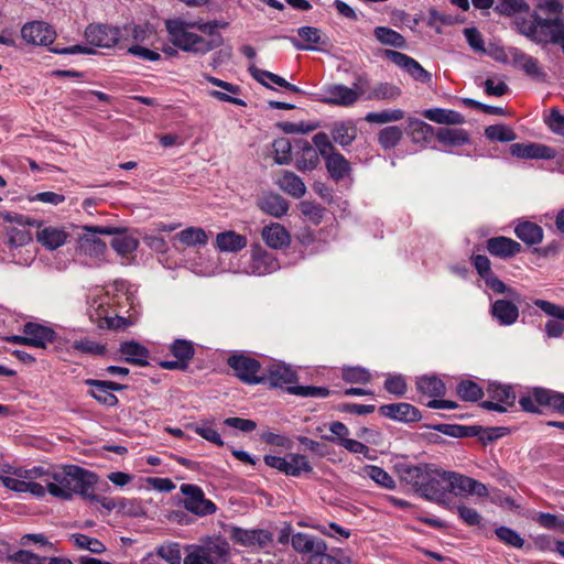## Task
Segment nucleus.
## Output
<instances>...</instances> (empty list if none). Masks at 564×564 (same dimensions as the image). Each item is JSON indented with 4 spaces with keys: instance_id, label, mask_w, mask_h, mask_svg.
<instances>
[{
    "instance_id": "b1692460",
    "label": "nucleus",
    "mask_w": 564,
    "mask_h": 564,
    "mask_svg": "<svg viewBox=\"0 0 564 564\" xmlns=\"http://www.w3.org/2000/svg\"><path fill=\"white\" fill-rule=\"evenodd\" d=\"M292 547L299 554L315 556L321 552L327 551V544L324 540L303 532L292 535Z\"/></svg>"
},
{
    "instance_id": "473e14b6",
    "label": "nucleus",
    "mask_w": 564,
    "mask_h": 564,
    "mask_svg": "<svg viewBox=\"0 0 564 564\" xmlns=\"http://www.w3.org/2000/svg\"><path fill=\"white\" fill-rule=\"evenodd\" d=\"M514 234L528 246L541 243L544 237L543 228L529 220H519L514 227Z\"/></svg>"
},
{
    "instance_id": "7c9ffc66",
    "label": "nucleus",
    "mask_w": 564,
    "mask_h": 564,
    "mask_svg": "<svg viewBox=\"0 0 564 564\" xmlns=\"http://www.w3.org/2000/svg\"><path fill=\"white\" fill-rule=\"evenodd\" d=\"M492 317L502 326H510L519 318L518 306L508 300H497L491 304Z\"/></svg>"
},
{
    "instance_id": "a211bd4d",
    "label": "nucleus",
    "mask_w": 564,
    "mask_h": 564,
    "mask_svg": "<svg viewBox=\"0 0 564 564\" xmlns=\"http://www.w3.org/2000/svg\"><path fill=\"white\" fill-rule=\"evenodd\" d=\"M279 268V261L271 252L263 249L260 243H254L251 246L250 270L253 274H270L276 271Z\"/></svg>"
},
{
    "instance_id": "8fccbe9b",
    "label": "nucleus",
    "mask_w": 564,
    "mask_h": 564,
    "mask_svg": "<svg viewBox=\"0 0 564 564\" xmlns=\"http://www.w3.org/2000/svg\"><path fill=\"white\" fill-rule=\"evenodd\" d=\"M485 135L491 141L510 142L516 140L517 134L506 124H492L485 129Z\"/></svg>"
},
{
    "instance_id": "e2e57ef3",
    "label": "nucleus",
    "mask_w": 564,
    "mask_h": 564,
    "mask_svg": "<svg viewBox=\"0 0 564 564\" xmlns=\"http://www.w3.org/2000/svg\"><path fill=\"white\" fill-rule=\"evenodd\" d=\"M138 240L128 235H120L111 240V247L121 256L132 253L138 248Z\"/></svg>"
},
{
    "instance_id": "9b49d317",
    "label": "nucleus",
    "mask_w": 564,
    "mask_h": 564,
    "mask_svg": "<svg viewBox=\"0 0 564 564\" xmlns=\"http://www.w3.org/2000/svg\"><path fill=\"white\" fill-rule=\"evenodd\" d=\"M383 55L395 66L406 72L413 80L422 84H431L432 74L423 68L413 57L393 50H386Z\"/></svg>"
},
{
    "instance_id": "3c124183",
    "label": "nucleus",
    "mask_w": 564,
    "mask_h": 564,
    "mask_svg": "<svg viewBox=\"0 0 564 564\" xmlns=\"http://www.w3.org/2000/svg\"><path fill=\"white\" fill-rule=\"evenodd\" d=\"M288 469L289 476L297 477L302 473H311L313 467L305 455L289 454Z\"/></svg>"
},
{
    "instance_id": "aec40b11",
    "label": "nucleus",
    "mask_w": 564,
    "mask_h": 564,
    "mask_svg": "<svg viewBox=\"0 0 564 564\" xmlns=\"http://www.w3.org/2000/svg\"><path fill=\"white\" fill-rule=\"evenodd\" d=\"M378 411L382 416L402 423H414L422 419L419 409L405 402L383 404Z\"/></svg>"
},
{
    "instance_id": "c85d7f7f",
    "label": "nucleus",
    "mask_w": 564,
    "mask_h": 564,
    "mask_svg": "<svg viewBox=\"0 0 564 564\" xmlns=\"http://www.w3.org/2000/svg\"><path fill=\"white\" fill-rule=\"evenodd\" d=\"M299 36L306 42V44L302 43L300 40L295 37H291L290 41L296 50L300 51H314L316 50L315 45H326L327 39L323 36L319 29L314 26H301L297 29Z\"/></svg>"
},
{
    "instance_id": "6e6d98bb",
    "label": "nucleus",
    "mask_w": 564,
    "mask_h": 564,
    "mask_svg": "<svg viewBox=\"0 0 564 564\" xmlns=\"http://www.w3.org/2000/svg\"><path fill=\"white\" fill-rule=\"evenodd\" d=\"M497 538L506 545L521 549L524 545V539L509 527L501 525L495 530Z\"/></svg>"
},
{
    "instance_id": "9d476101",
    "label": "nucleus",
    "mask_w": 564,
    "mask_h": 564,
    "mask_svg": "<svg viewBox=\"0 0 564 564\" xmlns=\"http://www.w3.org/2000/svg\"><path fill=\"white\" fill-rule=\"evenodd\" d=\"M448 484V492L455 496L487 497L488 489L485 484L454 471L443 474Z\"/></svg>"
},
{
    "instance_id": "37998d69",
    "label": "nucleus",
    "mask_w": 564,
    "mask_h": 564,
    "mask_svg": "<svg viewBox=\"0 0 564 564\" xmlns=\"http://www.w3.org/2000/svg\"><path fill=\"white\" fill-rule=\"evenodd\" d=\"M248 70L254 79H260L259 78L260 76H265V78L269 79L270 82H272L273 84H275L280 87H283L294 94H304V91L296 85L289 83L283 77H281L274 73L258 68L256 65H250Z\"/></svg>"
},
{
    "instance_id": "4be33fe9",
    "label": "nucleus",
    "mask_w": 564,
    "mask_h": 564,
    "mask_svg": "<svg viewBox=\"0 0 564 564\" xmlns=\"http://www.w3.org/2000/svg\"><path fill=\"white\" fill-rule=\"evenodd\" d=\"M297 152L295 154V167L301 172L315 170L319 164V151L306 140L295 142Z\"/></svg>"
},
{
    "instance_id": "393cba45",
    "label": "nucleus",
    "mask_w": 564,
    "mask_h": 564,
    "mask_svg": "<svg viewBox=\"0 0 564 564\" xmlns=\"http://www.w3.org/2000/svg\"><path fill=\"white\" fill-rule=\"evenodd\" d=\"M118 351L121 354V360H123L124 362L139 367H144L149 365V349L135 340L122 341L119 345Z\"/></svg>"
},
{
    "instance_id": "dca6fc26",
    "label": "nucleus",
    "mask_w": 564,
    "mask_h": 564,
    "mask_svg": "<svg viewBox=\"0 0 564 564\" xmlns=\"http://www.w3.org/2000/svg\"><path fill=\"white\" fill-rule=\"evenodd\" d=\"M230 540L242 546L259 545L264 547L272 542V534L262 529L246 530L238 527H230L228 529Z\"/></svg>"
},
{
    "instance_id": "1a4fd4ad",
    "label": "nucleus",
    "mask_w": 564,
    "mask_h": 564,
    "mask_svg": "<svg viewBox=\"0 0 564 564\" xmlns=\"http://www.w3.org/2000/svg\"><path fill=\"white\" fill-rule=\"evenodd\" d=\"M184 496V507L189 512L204 517L213 514L216 511V506L212 500L205 498L204 491L197 485L183 484L180 487Z\"/></svg>"
},
{
    "instance_id": "e433bc0d",
    "label": "nucleus",
    "mask_w": 564,
    "mask_h": 564,
    "mask_svg": "<svg viewBox=\"0 0 564 564\" xmlns=\"http://www.w3.org/2000/svg\"><path fill=\"white\" fill-rule=\"evenodd\" d=\"M335 143L343 148L349 147L357 138V128L352 121H337L330 129Z\"/></svg>"
},
{
    "instance_id": "603ef678",
    "label": "nucleus",
    "mask_w": 564,
    "mask_h": 564,
    "mask_svg": "<svg viewBox=\"0 0 564 564\" xmlns=\"http://www.w3.org/2000/svg\"><path fill=\"white\" fill-rule=\"evenodd\" d=\"M408 126L411 130L413 142L425 141L433 133L432 126L416 118H409Z\"/></svg>"
},
{
    "instance_id": "cd10ccee",
    "label": "nucleus",
    "mask_w": 564,
    "mask_h": 564,
    "mask_svg": "<svg viewBox=\"0 0 564 564\" xmlns=\"http://www.w3.org/2000/svg\"><path fill=\"white\" fill-rule=\"evenodd\" d=\"M261 237L269 248L275 250L286 248L291 243L289 231L278 223L264 226L261 231Z\"/></svg>"
},
{
    "instance_id": "39448f33",
    "label": "nucleus",
    "mask_w": 564,
    "mask_h": 564,
    "mask_svg": "<svg viewBox=\"0 0 564 564\" xmlns=\"http://www.w3.org/2000/svg\"><path fill=\"white\" fill-rule=\"evenodd\" d=\"M519 404L524 412L541 413L540 406H550L564 414V393L546 388H533L529 394L519 399Z\"/></svg>"
},
{
    "instance_id": "13d9d810",
    "label": "nucleus",
    "mask_w": 564,
    "mask_h": 564,
    "mask_svg": "<svg viewBox=\"0 0 564 564\" xmlns=\"http://www.w3.org/2000/svg\"><path fill=\"white\" fill-rule=\"evenodd\" d=\"M286 391L291 394L303 398H326L330 394V391L327 388L314 386H293L288 387Z\"/></svg>"
},
{
    "instance_id": "f704fd0d",
    "label": "nucleus",
    "mask_w": 564,
    "mask_h": 564,
    "mask_svg": "<svg viewBox=\"0 0 564 564\" xmlns=\"http://www.w3.org/2000/svg\"><path fill=\"white\" fill-rule=\"evenodd\" d=\"M276 184L284 193L294 198H301L306 193L303 180L292 171H283Z\"/></svg>"
},
{
    "instance_id": "a19ab883",
    "label": "nucleus",
    "mask_w": 564,
    "mask_h": 564,
    "mask_svg": "<svg viewBox=\"0 0 564 564\" xmlns=\"http://www.w3.org/2000/svg\"><path fill=\"white\" fill-rule=\"evenodd\" d=\"M416 389L429 397H441L445 393L444 382L435 376H423L417 378Z\"/></svg>"
},
{
    "instance_id": "412c9836",
    "label": "nucleus",
    "mask_w": 564,
    "mask_h": 564,
    "mask_svg": "<svg viewBox=\"0 0 564 564\" xmlns=\"http://www.w3.org/2000/svg\"><path fill=\"white\" fill-rule=\"evenodd\" d=\"M265 383L268 382L272 388H288L290 384L297 381V373L290 366L276 362L272 364L267 372L263 373Z\"/></svg>"
},
{
    "instance_id": "de8ad7c7",
    "label": "nucleus",
    "mask_w": 564,
    "mask_h": 564,
    "mask_svg": "<svg viewBox=\"0 0 564 564\" xmlns=\"http://www.w3.org/2000/svg\"><path fill=\"white\" fill-rule=\"evenodd\" d=\"M402 135L403 132L399 127H386L379 131L378 142L382 149L390 150L395 148L400 143Z\"/></svg>"
},
{
    "instance_id": "4468645a",
    "label": "nucleus",
    "mask_w": 564,
    "mask_h": 564,
    "mask_svg": "<svg viewBox=\"0 0 564 564\" xmlns=\"http://www.w3.org/2000/svg\"><path fill=\"white\" fill-rule=\"evenodd\" d=\"M444 473L446 471L435 469L432 466L417 495L426 500L441 502L448 492V484L443 475Z\"/></svg>"
},
{
    "instance_id": "864d4df0",
    "label": "nucleus",
    "mask_w": 564,
    "mask_h": 564,
    "mask_svg": "<svg viewBox=\"0 0 564 564\" xmlns=\"http://www.w3.org/2000/svg\"><path fill=\"white\" fill-rule=\"evenodd\" d=\"M341 378L349 383L366 384L371 380V373L362 367H345L341 371Z\"/></svg>"
},
{
    "instance_id": "6e6552de",
    "label": "nucleus",
    "mask_w": 564,
    "mask_h": 564,
    "mask_svg": "<svg viewBox=\"0 0 564 564\" xmlns=\"http://www.w3.org/2000/svg\"><path fill=\"white\" fill-rule=\"evenodd\" d=\"M169 350L175 360H162L159 362V366L166 370H187L195 356L194 343L177 338L171 343Z\"/></svg>"
},
{
    "instance_id": "bb28decb",
    "label": "nucleus",
    "mask_w": 564,
    "mask_h": 564,
    "mask_svg": "<svg viewBox=\"0 0 564 564\" xmlns=\"http://www.w3.org/2000/svg\"><path fill=\"white\" fill-rule=\"evenodd\" d=\"M511 64L522 69L528 76L535 79H544L545 73L539 66L538 59L528 55L519 48L510 50Z\"/></svg>"
},
{
    "instance_id": "5701e85b",
    "label": "nucleus",
    "mask_w": 564,
    "mask_h": 564,
    "mask_svg": "<svg viewBox=\"0 0 564 564\" xmlns=\"http://www.w3.org/2000/svg\"><path fill=\"white\" fill-rule=\"evenodd\" d=\"M23 334L26 335L28 346L46 348V346L56 339V333L53 328L29 322L23 326Z\"/></svg>"
},
{
    "instance_id": "f03ea898",
    "label": "nucleus",
    "mask_w": 564,
    "mask_h": 564,
    "mask_svg": "<svg viewBox=\"0 0 564 564\" xmlns=\"http://www.w3.org/2000/svg\"><path fill=\"white\" fill-rule=\"evenodd\" d=\"M165 29L169 34L170 42L184 52H193L205 54L224 42L223 36H216L214 40H206L200 35L191 32L193 29L191 21L182 19L165 20Z\"/></svg>"
},
{
    "instance_id": "c756f323",
    "label": "nucleus",
    "mask_w": 564,
    "mask_h": 564,
    "mask_svg": "<svg viewBox=\"0 0 564 564\" xmlns=\"http://www.w3.org/2000/svg\"><path fill=\"white\" fill-rule=\"evenodd\" d=\"M258 208L275 218L283 217L289 210V203L280 194L267 193L257 202Z\"/></svg>"
},
{
    "instance_id": "c03bdc74",
    "label": "nucleus",
    "mask_w": 564,
    "mask_h": 564,
    "mask_svg": "<svg viewBox=\"0 0 564 564\" xmlns=\"http://www.w3.org/2000/svg\"><path fill=\"white\" fill-rule=\"evenodd\" d=\"M178 240L186 247L205 246L208 237L203 228L187 227L177 234Z\"/></svg>"
},
{
    "instance_id": "7ed1b4c3",
    "label": "nucleus",
    "mask_w": 564,
    "mask_h": 564,
    "mask_svg": "<svg viewBox=\"0 0 564 564\" xmlns=\"http://www.w3.org/2000/svg\"><path fill=\"white\" fill-rule=\"evenodd\" d=\"M184 564H224L229 560V543L220 538H208L202 544L186 546Z\"/></svg>"
},
{
    "instance_id": "2eb2a0df",
    "label": "nucleus",
    "mask_w": 564,
    "mask_h": 564,
    "mask_svg": "<svg viewBox=\"0 0 564 564\" xmlns=\"http://www.w3.org/2000/svg\"><path fill=\"white\" fill-rule=\"evenodd\" d=\"M490 400L484 401L481 408L496 412H506L516 402V392L510 386L490 383L487 388Z\"/></svg>"
},
{
    "instance_id": "79ce46f5",
    "label": "nucleus",
    "mask_w": 564,
    "mask_h": 564,
    "mask_svg": "<svg viewBox=\"0 0 564 564\" xmlns=\"http://www.w3.org/2000/svg\"><path fill=\"white\" fill-rule=\"evenodd\" d=\"M373 34L376 39L383 45H389L397 48H404L406 46L404 36L390 28L377 26L373 30Z\"/></svg>"
},
{
    "instance_id": "72a5a7b5",
    "label": "nucleus",
    "mask_w": 564,
    "mask_h": 564,
    "mask_svg": "<svg viewBox=\"0 0 564 564\" xmlns=\"http://www.w3.org/2000/svg\"><path fill=\"white\" fill-rule=\"evenodd\" d=\"M85 384L91 389L88 395L94 398L98 403L106 406H116L119 402L117 395L110 392L106 384V380L86 379Z\"/></svg>"
},
{
    "instance_id": "680f3d73",
    "label": "nucleus",
    "mask_w": 564,
    "mask_h": 564,
    "mask_svg": "<svg viewBox=\"0 0 564 564\" xmlns=\"http://www.w3.org/2000/svg\"><path fill=\"white\" fill-rule=\"evenodd\" d=\"M540 15L534 13L531 20L521 19L516 21L518 31L536 43V36L539 33Z\"/></svg>"
},
{
    "instance_id": "f3484780",
    "label": "nucleus",
    "mask_w": 564,
    "mask_h": 564,
    "mask_svg": "<svg viewBox=\"0 0 564 564\" xmlns=\"http://www.w3.org/2000/svg\"><path fill=\"white\" fill-rule=\"evenodd\" d=\"M538 44H558L564 46V19L540 18L539 33L536 36Z\"/></svg>"
},
{
    "instance_id": "4c0bfd02",
    "label": "nucleus",
    "mask_w": 564,
    "mask_h": 564,
    "mask_svg": "<svg viewBox=\"0 0 564 564\" xmlns=\"http://www.w3.org/2000/svg\"><path fill=\"white\" fill-rule=\"evenodd\" d=\"M216 246L224 252H238L247 247V238L234 230H227L216 236Z\"/></svg>"
},
{
    "instance_id": "58836bf2",
    "label": "nucleus",
    "mask_w": 564,
    "mask_h": 564,
    "mask_svg": "<svg viewBox=\"0 0 564 564\" xmlns=\"http://www.w3.org/2000/svg\"><path fill=\"white\" fill-rule=\"evenodd\" d=\"M423 117L438 124H463L465 117L452 109L431 108L423 111Z\"/></svg>"
},
{
    "instance_id": "69168bd1",
    "label": "nucleus",
    "mask_w": 564,
    "mask_h": 564,
    "mask_svg": "<svg viewBox=\"0 0 564 564\" xmlns=\"http://www.w3.org/2000/svg\"><path fill=\"white\" fill-rule=\"evenodd\" d=\"M156 554L170 564H182L181 546L178 543H169L156 549Z\"/></svg>"
},
{
    "instance_id": "774afa93",
    "label": "nucleus",
    "mask_w": 564,
    "mask_h": 564,
    "mask_svg": "<svg viewBox=\"0 0 564 564\" xmlns=\"http://www.w3.org/2000/svg\"><path fill=\"white\" fill-rule=\"evenodd\" d=\"M300 209L304 216H306L313 224L318 225L323 217L325 208L319 204L304 200L300 204Z\"/></svg>"
},
{
    "instance_id": "5fc2aeb1",
    "label": "nucleus",
    "mask_w": 564,
    "mask_h": 564,
    "mask_svg": "<svg viewBox=\"0 0 564 564\" xmlns=\"http://www.w3.org/2000/svg\"><path fill=\"white\" fill-rule=\"evenodd\" d=\"M366 474L368 477H370L376 484L379 486L386 488V489H394L395 488V481L393 478L389 475L388 471H386L383 468L379 466H367L365 468Z\"/></svg>"
},
{
    "instance_id": "c9c22d12",
    "label": "nucleus",
    "mask_w": 564,
    "mask_h": 564,
    "mask_svg": "<svg viewBox=\"0 0 564 564\" xmlns=\"http://www.w3.org/2000/svg\"><path fill=\"white\" fill-rule=\"evenodd\" d=\"M68 234L59 227L48 226L36 232L37 241L48 250H55L62 247L67 239Z\"/></svg>"
},
{
    "instance_id": "0eeeda50",
    "label": "nucleus",
    "mask_w": 564,
    "mask_h": 564,
    "mask_svg": "<svg viewBox=\"0 0 564 564\" xmlns=\"http://www.w3.org/2000/svg\"><path fill=\"white\" fill-rule=\"evenodd\" d=\"M227 364L242 382L247 384L265 383V378L261 373V364L253 357L234 354L228 358Z\"/></svg>"
},
{
    "instance_id": "423d86ee",
    "label": "nucleus",
    "mask_w": 564,
    "mask_h": 564,
    "mask_svg": "<svg viewBox=\"0 0 564 564\" xmlns=\"http://www.w3.org/2000/svg\"><path fill=\"white\" fill-rule=\"evenodd\" d=\"M362 79L359 78L352 84V87H348L344 84H333L325 88V95L317 100L328 106L337 107H351L354 106L365 94V88L361 85Z\"/></svg>"
},
{
    "instance_id": "a878e982",
    "label": "nucleus",
    "mask_w": 564,
    "mask_h": 564,
    "mask_svg": "<svg viewBox=\"0 0 564 564\" xmlns=\"http://www.w3.org/2000/svg\"><path fill=\"white\" fill-rule=\"evenodd\" d=\"M486 248L491 256L500 259L512 258L522 250L518 241L505 236L489 238Z\"/></svg>"
},
{
    "instance_id": "20e7f679",
    "label": "nucleus",
    "mask_w": 564,
    "mask_h": 564,
    "mask_svg": "<svg viewBox=\"0 0 564 564\" xmlns=\"http://www.w3.org/2000/svg\"><path fill=\"white\" fill-rule=\"evenodd\" d=\"M313 143L318 149L321 156L325 161V166L329 176L339 182L351 172L350 162L339 153L325 132H318L313 137Z\"/></svg>"
},
{
    "instance_id": "6ab92c4d",
    "label": "nucleus",
    "mask_w": 564,
    "mask_h": 564,
    "mask_svg": "<svg viewBox=\"0 0 564 564\" xmlns=\"http://www.w3.org/2000/svg\"><path fill=\"white\" fill-rule=\"evenodd\" d=\"M21 36L30 44L50 45L55 39V31L43 21H33L22 26Z\"/></svg>"
},
{
    "instance_id": "49530a36",
    "label": "nucleus",
    "mask_w": 564,
    "mask_h": 564,
    "mask_svg": "<svg viewBox=\"0 0 564 564\" xmlns=\"http://www.w3.org/2000/svg\"><path fill=\"white\" fill-rule=\"evenodd\" d=\"M69 540L73 541L77 549L88 550L95 554H101L106 551V545L101 541L83 533L70 534Z\"/></svg>"
},
{
    "instance_id": "ddd939ff",
    "label": "nucleus",
    "mask_w": 564,
    "mask_h": 564,
    "mask_svg": "<svg viewBox=\"0 0 564 564\" xmlns=\"http://www.w3.org/2000/svg\"><path fill=\"white\" fill-rule=\"evenodd\" d=\"M431 467L432 465L429 464L413 465L408 462L394 464V470L400 480L410 486L416 494H419L425 478L429 476Z\"/></svg>"
},
{
    "instance_id": "338daca9",
    "label": "nucleus",
    "mask_w": 564,
    "mask_h": 564,
    "mask_svg": "<svg viewBox=\"0 0 564 564\" xmlns=\"http://www.w3.org/2000/svg\"><path fill=\"white\" fill-rule=\"evenodd\" d=\"M8 560L12 564H44L46 557H41L28 550H19L10 554Z\"/></svg>"
},
{
    "instance_id": "bf43d9fd",
    "label": "nucleus",
    "mask_w": 564,
    "mask_h": 564,
    "mask_svg": "<svg viewBox=\"0 0 564 564\" xmlns=\"http://www.w3.org/2000/svg\"><path fill=\"white\" fill-rule=\"evenodd\" d=\"M272 147L275 153L274 161L276 164L283 165L291 162L292 144L288 138L274 140Z\"/></svg>"
},
{
    "instance_id": "4d7b16f0",
    "label": "nucleus",
    "mask_w": 564,
    "mask_h": 564,
    "mask_svg": "<svg viewBox=\"0 0 564 564\" xmlns=\"http://www.w3.org/2000/svg\"><path fill=\"white\" fill-rule=\"evenodd\" d=\"M457 394L464 400V401H478L482 395V389L474 381L471 380H463L457 386Z\"/></svg>"
},
{
    "instance_id": "09e8293b",
    "label": "nucleus",
    "mask_w": 564,
    "mask_h": 564,
    "mask_svg": "<svg viewBox=\"0 0 564 564\" xmlns=\"http://www.w3.org/2000/svg\"><path fill=\"white\" fill-rule=\"evenodd\" d=\"M404 118L402 109L382 110L380 112H368L365 120L369 123L384 124L399 121Z\"/></svg>"
},
{
    "instance_id": "0e129e2a",
    "label": "nucleus",
    "mask_w": 564,
    "mask_h": 564,
    "mask_svg": "<svg viewBox=\"0 0 564 564\" xmlns=\"http://www.w3.org/2000/svg\"><path fill=\"white\" fill-rule=\"evenodd\" d=\"M121 31L123 32L122 41L132 39L135 42H144L151 33L149 24H127L121 29Z\"/></svg>"
},
{
    "instance_id": "f8f14e48",
    "label": "nucleus",
    "mask_w": 564,
    "mask_h": 564,
    "mask_svg": "<svg viewBox=\"0 0 564 564\" xmlns=\"http://www.w3.org/2000/svg\"><path fill=\"white\" fill-rule=\"evenodd\" d=\"M87 43L97 47L110 48L122 41L123 32L120 28L105 24H90L85 31Z\"/></svg>"
},
{
    "instance_id": "2f4dec72",
    "label": "nucleus",
    "mask_w": 564,
    "mask_h": 564,
    "mask_svg": "<svg viewBox=\"0 0 564 564\" xmlns=\"http://www.w3.org/2000/svg\"><path fill=\"white\" fill-rule=\"evenodd\" d=\"M512 155L522 159H552L554 158V150L550 147L536 143H513L510 147Z\"/></svg>"
},
{
    "instance_id": "f257e3e1",
    "label": "nucleus",
    "mask_w": 564,
    "mask_h": 564,
    "mask_svg": "<svg viewBox=\"0 0 564 564\" xmlns=\"http://www.w3.org/2000/svg\"><path fill=\"white\" fill-rule=\"evenodd\" d=\"M53 481L46 480L47 491L55 498L69 500L74 495L95 500L93 494L97 475L79 466L69 465L52 475Z\"/></svg>"
},
{
    "instance_id": "ea45409f",
    "label": "nucleus",
    "mask_w": 564,
    "mask_h": 564,
    "mask_svg": "<svg viewBox=\"0 0 564 564\" xmlns=\"http://www.w3.org/2000/svg\"><path fill=\"white\" fill-rule=\"evenodd\" d=\"M436 139L444 145L459 147L469 143V134L464 129L441 128L436 132Z\"/></svg>"
},
{
    "instance_id": "a18cd8bd",
    "label": "nucleus",
    "mask_w": 564,
    "mask_h": 564,
    "mask_svg": "<svg viewBox=\"0 0 564 564\" xmlns=\"http://www.w3.org/2000/svg\"><path fill=\"white\" fill-rule=\"evenodd\" d=\"M402 94V90L397 85L391 83H380L372 88L367 96L369 100H395Z\"/></svg>"
},
{
    "instance_id": "052dcab7",
    "label": "nucleus",
    "mask_w": 564,
    "mask_h": 564,
    "mask_svg": "<svg viewBox=\"0 0 564 564\" xmlns=\"http://www.w3.org/2000/svg\"><path fill=\"white\" fill-rule=\"evenodd\" d=\"M529 4L524 0H498L495 10L505 15H512L516 13L528 12Z\"/></svg>"
}]
</instances>
